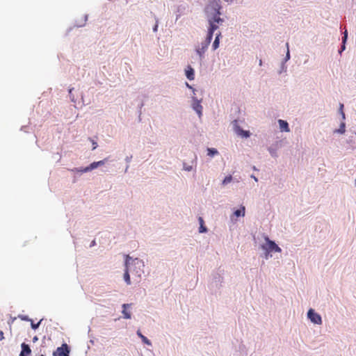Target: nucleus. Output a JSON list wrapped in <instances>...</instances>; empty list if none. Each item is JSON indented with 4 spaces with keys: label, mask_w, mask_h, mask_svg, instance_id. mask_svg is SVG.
<instances>
[{
    "label": "nucleus",
    "mask_w": 356,
    "mask_h": 356,
    "mask_svg": "<svg viewBox=\"0 0 356 356\" xmlns=\"http://www.w3.org/2000/svg\"><path fill=\"white\" fill-rule=\"evenodd\" d=\"M307 316L309 318V320L315 324L321 325L322 323V319L321 316L318 314L316 313L314 310L312 309H309Z\"/></svg>",
    "instance_id": "nucleus-5"
},
{
    "label": "nucleus",
    "mask_w": 356,
    "mask_h": 356,
    "mask_svg": "<svg viewBox=\"0 0 356 356\" xmlns=\"http://www.w3.org/2000/svg\"><path fill=\"white\" fill-rule=\"evenodd\" d=\"M21 318L24 321H29V319L27 316H23V317H21Z\"/></svg>",
    "instance_id": "nucleus-29"
},
{
    "label": "nucleus",
    "mask_w": 356,
    "mask_h": 356,
    "mask_svg": "<svg viewBox=\"0 0 356 356\" xmlns=\"http://www.w3.org/2000/svg\"><path fill=\"white\" fill-rule=\"evenodd\" d=\"M131 259V258L129 255L126 256L125 270H124V280L126 282V283L127 284H129V285L131 284L130 275H129V271H131V268L130 266L131 264H130V261H129V260Z\"/></svg>",
    "instance_id": "nucleus-3"
},
{
    "label": "nucleus",
    "mask_w": 356,
    "mask_h": 356,
    "mask_svg": "<svg viewBox=\"0 0 356 356\" xmlns=\"http://www.w3.org/2000/svg\"><path fill=\"white\" fill-rule=\"evenodd\" d=\"M70 348L67 343H63L60 347L57 348L54 352V356H69Z\"/></svg>",
    "instance_id": "nucleus-4"
},
{
    "label": "nucleus",
    "mask_w": 356,
    "mask_h": 356,
    "mask_svg": "<svg viewBox=\"0 0 356 356\" xmlns=\"http://www.w3.org/2000/svg\"><path fill=\"white\" fill-rule=\"evenodd\" d=\"M193 108L199 114V116L202 115V106L199 102L196 101L193 104Z\"/></svg>",
    "instance_id": "nucleus-11"
},
{
    "label": "nucleus",
    "mask_w": 356,
    "mask_h": 356,
    "mask_svg": "<svg viewBox=\"0 0 356 356\" xmlns=\"http://www.w3.org/2000/svg\"><path fill=\"white\" fill-rule=\"evenodd\" d=\"M347 37H348V33H347V31H345V32H344V35H343V38H342V42H343V44H342V46H341V50L339 51L340 53H341L342 51H343V50L345 49V48H346V47H345V42H346V41Z\"/></svg>",
    "instance_id": "nucleus-18"
},
{
    "label": "nucleus",
    "mask_w": 356,
    "mask_h": 356,
    "mask_svg": "<svg viewBox=\"0 0 356 356\" xmlns=\"http://www.w3.org/2000/svg\"><path fill=\"white\" fill-rule=\"evenodd\" d=\"M131 264H134V266H138V267L143 266L142 261L139 260L138 259H134L131 262Z\"/></svg>",
    "instance_id": "nucleus-21"
},
{
    "label": "nucleus",
    "mask_w": 356,
    "mask_h": 356,
    "mask_svg": "<svg viewBox=\"0 0 356 356\" xmlns=\"http://www.w3.org/2000/svg\"><path fill=\"white\" fill-rule=\"evenodd\" d=\"M343 104H340L339 111H340V113H341V114L342 115V118L345 119V113H343Z\"/></svg>",
    "instance_id": "nucleus-24"
},
{
    "label": "nucleus",
    "mask_w": 356,
    "mask_h": 356,
    "mask_svg": "<svg viewBox=\"0 0 356 356\" xmlns=\"http://www.w3.org/2000/svg\"><path fill=\"white\" fill-rule=\"evenodd\" d=\"M22 352L19 355V356H27L31 354V350L29 345L23 343L22 344Z\"/></svg>",
    "instance_id": "nucleus-9"
},
{
    "label": "nucleus",
    "mask_w": 356,
    "mask_h": 356,
    "mask_svg": "<svg viewBox=\"0 0 356 356\" xmlns=\"http://www.w3.org/2000/svg\"><path fill=\"white\" fill-rule=\"evenodd\" d=\"M198 220H199V222L200 225L199 232L200 233L206 232L207 231V227L204 225L203 218L202 217H199Z\"/></svg>",
    "instance_id": "nucleus-14"
},
{
    "label": "nucleus",
    "mask_w": 356,
    "mask_h": 356,
    "mask_svg": "<svg viewBox=\"0 0 356 356\" xmlns=\"http://www.w3.org/2000/svg\"><path fill=\"white\" fill-rule=\"evenodd\" d=\"M157 28H158V25H155V26L154 27V31H156Z\"/></svg>",
    "instance_id": "nucleus-30"
},
{
    "label": "nucleus",
    "mask_w": 356,
    "mask_h": 356,
    "mask_svg": "<svg viewBox=\"0 0 356 356\" xmlns=\"http://www.w3.org/2000/svg\"><path fill=\"white\" fill-rule=\"evenodd\" d=\"M72 171H76V172H88V171H83V168H81V169L75 168L74 170H72Z\"/></svg>",
    "instance_id": "nucleus-26"
},
{
    "label": "nucleus",
    "mask_w": 356,
    "mask_h": 356,
    "mask_svg": "<svg viewBox=\"0 0 356 356\" xmlns=\"http://www.w3.org/2000/svg\"><path fill=\"white\" fill-rule=\"evenodd\" d=\"M186 76L187 79L191 81L194 79V70L191 66H188L187 69L186 70Z\"/></svg>",
    "instance_id": "nucleus-10"
},
{
    "label": "nucleus",
    "mask_w": 356,
    "mask_h": 356,
    "mask_svg": "<svg viewBox=\"0 0 356 356\" xmlns=\"http://www.w3.org/2000/svg\"><path fill=\"white\" fill-rule=\"evenodd\" d=\"M278 123L280 124V129L282 131L289 132L290 129L289 127V124L286 121L283 120H279Z\"/></svg>",
    "instance_id": "nucleus-8"
},
{
    "label": "nucleus",
    "mask_w": 356,
    "mask_h": 356,
    "mask_svg": "<svg viewBox=\"0 0 356 356\" xmlns=\"http://www.w3.org/2000/svg\"><path fill=\"white\" fill-rule=\"evenodd\" d=\"M286 47H287V53H286V58L289 59V44L286 43Z\"/></svg>",
    "instance_id": "nucleus-27"
},
{
    "label": "nucleus",
    "mask_w": 356,
    "mask_h": 356,
    "mask_svg": "<svg viewBox=\"0 0 356 356\" xmlns=\"http://www.w3.org/2000/svg\"><path fill=\"white\" fill-rule=\"evenodd\" d=\"M234 130L238 135L242 136L243 138H248L250 135L249 131H244L238 125L235 126Z\"/></svg>",
    "instance_id": "nucleus-7"
},
{
    "label": "nucleus",
    "mask_w": 356,
    "mask_h": 356,
    "mask_svg": "<svg viewBox=\"0 0 356 356\" xmlns=\"http://www.w3.org/2000/svg\"><path fill=\"white\" fill-rule=\"evenodd\" d=\"M266 244L262 245V248L266 250L268 252H280L281 248L273 241L270 240L268 237H266Z\"/></svg>",
    "instance_id": "nucleus-2"
},
{
    "label": "nucleus",
    "mask_w": 356,
    "mask_h": 356,
    "mask_svg": "<svg viewBox=\"0 0 356 356\" xmlns=\"http://www.w3.org/2000/svg\"><path fill=\"white\" fill-rule=\"evenodd\" d=\"M37 340H38L37 337H35L33 338V341H37Z\"/></svg>",
    "instance_id": "nucleus-31"
},
{
    "label": "nucleus",
    "mask_w": 356,
    "mask_h": 356,
    "mask_svg": "<svg viewBox=\"0 0 356 356\" xmlns=\"http://www.w3.org/2000/svg\"><path fill=\"white\" fill-rule=\"evenodd\" d=\"M220 9L221 6L216 1L211 2L206 8V11L209 15L208 22L209 24L207 36L211 39L213 32L218 29L219 24L223 22V19L220 17Z\"/></svg>",
    "instance_id": "nucleus-1"
},
{
    "label": "nucleus",
    "mask_w": 356,
    "mask_h": 356,
    "mask_svg": "<svg viewBox=\"0 0 356 356\" xmlns=\"http://www.w3.org/2000/svg\"><path fill=\"white\" fill-rule=\"evenodd\" d=\"M252 177H253V179H254L256 181H257V179L254 176H252Z\"/></svg>",
    "instance_id": "nucleus-33"
},
{
    "label": "nucleus",
    "mask_w": 356,
    "mask_h": 356,
    "mask_svg": "<svg viewBox=\"0 0 356 356\" xmlns=\"http://www.w3.org/2000/svg\"><path fill=\"white\" fill-rule=\"evenodd\" d=\"M346 131L345 123L342 122L339 129L334 131L335 133L344 134Z\"/></svg>",
    "instance_id": "nucleus-19"
},
{
    "label": "nucleus",
    "mask_w": 356,
    "mask_h": 356,
    "mask_svg": "<svg viewBox=\"0 0 356 356\" xmlns=\"http://www.w3.org/2000/svg\"><path fill=\"white\" fill-rule=\"evenodd\" d=\"M207 151L208 155L210 156H213L218 153V151L214 148H208Z\"/></svg>",
    "instance_id": "nucleus-20"
},
{
    "label": "nucleus",
    "mask_w": 356,
    "mask_h": 356,
    "mask_svg": "<svg viewBox=\"0 0 356 356\" xmlns=\"http://www.w3.org/2000/svg\"><path fill=\"white\" fill-rule=\"evenodd\" d=\"M262 65V60H259V65Z\"/></svg>",
    "instance_id": "nucleus-32"
},
{
    "label": "nucleus",
    "mask_w": 356,
    "mask_h": 356,
    "mask_svg": "<svg viewBox=\"0 0 356 356\" xmlns=\"http://www.w3.org/2000/svg\"><path fill=\"white\" fill-rule=\"evenodd\" d=\"M245 207L244 206H241V207L239 209H237L236 211H234V215L236 217L244 216H245Z\"/></svg>",
    "instance_id": "nucleus-15"
},
{
    "label": "nucleus",
    "mask_w": 356,
    "mask_h": 356,
    "mask_svg": "<svg viewBox=\"0 0 356 356\" xmlns=\"http://www.w3.org/2000/svg\"><path fill=\"white\" fill-rule=\"evenodd\" d=\"M40 356H44V355H40Z\"/></svg>",
    "instance_id": "nucleus-34"
},
{
    "label": "nucleus",
    "mask_w": 356,
    "mask_h": 356,
    "mask_svg": "<svg viewBox=\"0 0 356 356\" xmlns=\"http://www.w3.org/2000/svg\"><path fill=\"white\" fill-rule=\"evenodd\" d=\"M97 167H99V166L97 164V162H93L90 165L84 168L83 171H90L95 168H97Z\"/></svg>",
    "instance_id": "nucleus-17"
},
{
    "label": "nucleus",
    "mask_w": 356,
    "mask_h": 356,
    "mask_svg": "<svg viewBox=\"0 0 356 356\" xmlns=\"http://www.w3.org/2000/svg\"><path fill=\"white\" fill-rule=\"evenodd\" d=\"M3 339H4L3 332L0 331V341H2Z\"/></svg>",
    "instance_id": "nucleus-28"
},
{
    "label": "nucleus",
    "mask_w": 356,
    "mask_h": 356,
    "mask_svg": "<svg viewBox=\"0 0 356 356\" xmlns=\"http://www.w3.org/2000/svg\"><path fill=\"white\" fill-rule=\"evenodd\" d=\"M221 36V33L219 32L218 33L216 34V38H215V40L213 43V49L215 50L218 47H219V43H220V37Z\"/></svg>",
    "instance_id": "nucleus-13"
},
{
    "label": "nucleus",
    "mask_w": 356,
    "mask_h": 356,
    "mask_svg": "<svg viewBox=\"0 0 356 356\" xmlns=\"http://www.w3.org/2000/svg\"><path fill=\"white\" fill-rule=\"evenodd\" d=\"M129 304H124V305H122V307H123V308H124V309H123V311H122V313H123V314H124V318H126V319H129V318H131V314H130V312H127V311L126 310V308H127V307H129Z\"/></svg>",
    "instance_id": "nucleus-16"
},
{
    "label": "nucleus",
    "mask_w": 356,
    "mask_h": 356,
    "mask_svg": "<svg viewBox=\"0 0 356 356\" xmlns=\"http://www.w3.org/2000/svg\"><path fill=\"white\" fill-rule=\"evenodd\" d=\"M211 38L207 36L206 39L201 44V47L197 49V53L202 58L211 42Z\"/></svg>",
    "instance_id": "nucleus-6"
},
{
    "label": "nucleus",
    "mask_w": 356,
    "mask_h": 356,
    "mask_svg": "<svg viewBox=\"0 0 356 356\" xmlns=\"http://www.w3.org/2000/svg\"><path fill=\"white\" fill-rule=\"evenodd\" d=\"M232 175L227 176V177H225V178L223 179V181H222V184L223 185H226V184H227L230 183V182L232 181Z\"/></svg>",
    "instance_id": "nucleus-22"
},
{
    "label": "nucleus",
    "mask_w": 356,
    "mask_h": 356,
    "mask_svg": "<svg viewBox=\"0 0 356 356\" xmlns=\"http://www.w3.org/2000/svg\"><path fill=\"white\" fill-rule=\"evenodd\" d=\"M30 321H31V327H32L33 330H36V329L39 327V325H40V323H41V321H39L38 323H34L33 322V321H32V320H30Z\"/></svg>",
    "instance_id": "nucleus-23"
},
{
    "label": "nucleus",
    "mask_w": 356,
    "mask_h": 356,
    "mask_svg": "<svg viewBox=\"0 0 356 356\" xmlns=\"http://www.w3.org/2000/svg\"><path fill=\"white\" fill-rule=\"evenodd\" d=\"M137 334L141 339V340L143 341V342L144 343L149 345V346L152 345L151 341L146 337H145L143 334H142V333L140 332V330L137 331Z\"/></svg>",
    "instance_id": "nucleus-12"
},
{
    "label": "nucleus",
    "mask_w": 356,
    "mask_h": 356,
    "mask_svg": "<svg viewBox=\"0 0 356 356\" xmlns=\"http://www.w3.org/2000/svg\"><path fill=\"white\" fill-rule=\"evenodd\" d=\"M106 161H107V159L97 161V164L98 165V166H101V165H104Z\"/></svg>",
    "instance_id": "nucleus-25"
}]
</instances>
